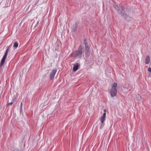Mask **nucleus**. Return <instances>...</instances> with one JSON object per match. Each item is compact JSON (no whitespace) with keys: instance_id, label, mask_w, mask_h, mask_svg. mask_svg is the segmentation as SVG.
I'll return each instance as SVG.
<instances>
[{"instance_id":"obj_1","label":"nucleus","mask_w":151,"mask_h":151,"mask_svg":"<svg viewBox=\"0 0 151 151\" xmlns=\"http://www.w3.org/2000/svg\"><path fill=\"white\" fill-rule=\"evenodd\" d=\"M124 7L123 6H120L119 5H117L115 7V9L117 11L119 14H121L122 16L125 17L126 16L128 15L127 14H125L124 12Z\"/></svg>"},{"instance_id":"obj_2","label":"nucleus","mask_w":151,"mask_h":151,"mask_svg":"<svg viewBox=\"0 0 151 151\" xmlns=\"http://www.w3.org/2000/svg\"><path fill=\"white\" fill-rule=\"evenodd\" d=\"M117 83L114 82L113 84L110 91V94L112 97H114L115 96L117 92L116 87Z\"/></svg>"},{"instance_id":"obj_3","label":"nucleus","mask_w":151,"mask_h":151,"mask_svg":"<svg viewBox=\"0 0 151 151\" xmlns=\"http://www.w3.org/2000/svg\"><path fill=\"white\" fill-rule=\"evenodd\" d=\"M83 52V49L81 45H80L78 47L77 50L74 53V57H77L79 58L82 57Z\"/></svg>"},{"instance_id":"obj_4","label":"nucleus","mask_w":151,"mask_h":151,"mask_svg":"<svg viewBox=\"0 0 151 151\" xmlns=\"http://www.w3.org/2000/svg\"><path fill=\"white\" fill-rule=\"evenodd\" d=\"M57 70L56 69L52 70V72L50 75V78L51 80H52L54 78L56 73Z\"/></svg>"},{"instance_id":"obj_5","label":"nucleus","mask_w":151,"mask_h":151,"mask_svg":"<svg viewBox=\"0 0 151 151\" xmlns=\"http://www.w3.org/2000/svg\"><path fill=\"white\" fill-rule=\"evenodd\" d=\"M7 55H6V54H4V56L1 60V61L0 64V65L1 67V66L2 65H3L4 63L5 60H6V58Z\"/></svg>"},{"instance_id":"obj_6","label":"nucleus","mask_w":151,"mask_h":151,"mask_svg":"<svg viewBox=\"0 0 151 151\" xmlns=\"http://www.w3.org/2000/svg\"><path fill=\"white\" fill-rule=\"evenodd\" d=\"M85 55L86 57H88L90 54L89 49H85Z\"/></svg>"},{"instance_id":"obj_7","label":"nucleus","mask_w":151,"mask_h":151,"mask_svg":"<svg viewBox=\"0 0 151 151\" xmlns=\"http://www.w3.org/2000/svg\"><path fill=\"white\" fill-rule=\"evenodd\" d=\"M83 43L85 45V49H89L88 45L86 39H85L84 40Z\"/></svg>"},{"instance_id":"obj_8","label":"nucleus","mask_w":151,"mask_h":151,"mask_svg":"<svg viewBox=\"0 0 151 151\" xmlns=\"http://www.w3.org/2000/svg\"><path fill=\"white\" fill-rule=\"evenodd\" d=\"M78 64L76 63L73 66V71L74 72L76 71L78 69Z\"/></svg>"},{"instance_id":"obj_9","label":"nucleus","mask_w":151,"mask_h":151,"mask_svg":"<svg viewBox=\"0 0 151 151\" xmlns=\"http://www.w3.org/2000/svg\"><path fill=\"white\" fill-rule=\"evenodd\" d=\"M106 113L105 112H104L102 115V116L101 117V122H104V121L105 120V118L106 117Z\"/></svg>"},{"instance_id":"obj_10","label":"nucleus","mask_w":151,"mask_h":151,"mask_svg":"<svg viewBox=\"0 0 151 151\" xmlns=\"http://www.w3.org/2000/svg\"><path fill=\"white\" fill-rule=\"evenodd\" d=\"M150 62V58L149 55H147L145 58V63L146 64H148Z\"/></svg>"},{"instance_id":"obj_11","label":"nucleus","mask_w":151,"mask_h":151,"mask_svg":"<svg viewBox=\"0 0 151 151\" xmlns=\"http://www.w3.org/2000/svg\"><path fill=\"white\" fill-rule=\"evenodd\" d=\"M12 46V44H11L8 47V48L6 49L5 53V54H6V55H7L8 52L9 50V49L11 48V46Z\"/></svg>"},{"instance_id":"obj_12","label":"nucleus","mask_w":151,"mask_h":151,"mask_svg":"<svg viewBox=\"0 0 151 151\" xmlns=\"http://www.w3.org/2000/svg\"><path fill=\"white\" fill-rule=\"evenodd\" d=\"M18 46V43L17 42H14L13 47L16 48Z\"/></svg>"},{"instance_id":"obj_13","label":"nucleus","mask_w":151,"mask_h":151,"mask_svg":"<svg viewBox=\"0 0 151 151\" xmlns=\"http://www.w3.org/2000/svg\"><path fill=\"white\" fill-rule=\"evenodd\" d=\"M104 122H101V123L100 124V128L101 129L102 128L104 125Z\"/></svg>"},{"instance_id":"obj_14","label":"nucleus","mask_w":151,"mask_h":151,"mask_svg":"<svg viewBox=\"0 0 151 151\" xmlns=\"http://www.w3.org/2000/svg\"><path fill=\"white\" fill-rule=\"evenodd\" d=\"M14 101H15V100H14V99H13L12 100V102H11V103H9L8 104V105H12V104H13V103L14 102Z\"/></svg>"},{"instance_id":"obj_15","label":"nucleus","mask_w":151,"mask_h":151,"mask_svg":"<svg viewBox=\"0 0 151 151\" xmlns=\"http://www.w3.org/2000/svg\"><path fill=\"white\" fill-rule=\"evenodd\" d=\"M148 71L151 73V68H149L148 69Z\"/></svg>"},{"instance_id":"obj_16","label":"nucleus","mask_w":151,"mask_h":151,"mask_svg":"<svg viewBox=\"0 0 151 151\" xmlns=\"http://www.w3.org/2000/svg\"><path fill=\"white\" fill-rule=\"evenodd\" d=\"M22 103H21V104H20V107H21V108H22Z\"/></svg>"},{"instance_id":"obj_17","label":"nucleus","mask_w":151,"mask_h":151,"mask_svg":"<svg viewBox=\"0 0 151 151\" xmlns=\"http://www.w3.org/2000/svg\"><path fill=\"white\" fill-rule=\"evenodd\" d=\"M104 112L106 113V109H104Z\"/></svg>"},{"instance_id":"obj_18","label":"nucleus","mask_w":151,"mask_h":151,"mask_svg":"<svg viewBox=\"0 0 151 151\" xmlns=\"http://www.w3.org/2000/svg\"><path fill=\"white\" fill-rule=\"evenodd\" d=\"M150 64L151 65V62H150Z\"/></svg>"}]
</instances>
